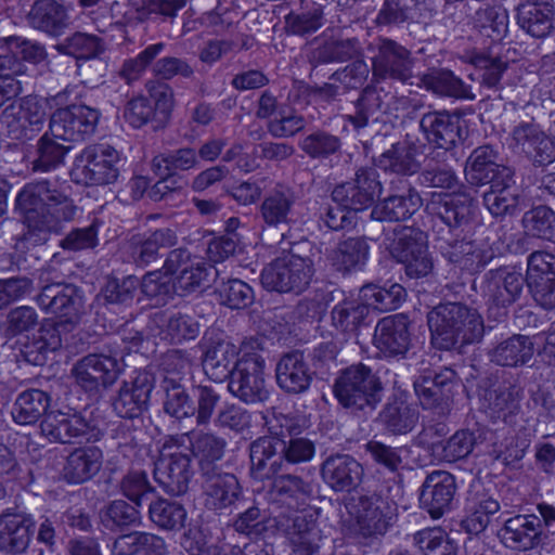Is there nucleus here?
I'll list each match as a JSON object with an SVG mask.
<instances>
[{
    "mask_svg": "<svg viewBox=\"0 0 555 555\" xmlns=\"http://www.w3.org/2000/svg\"><path fill=\"white\" fill-rule=\"evenodd\" d=\"M139 288L156 306L167 305L176 295L172 274L164 267L146 272L141 281L135 275H127L121 280L114 276L107 279L98 300L109 313L116 315V319L105 318L108 324L103 325V344L109 347V354L90 353L73 367L76 387L89 401L98 399L102 388L117 380L122 373L126 356L142 351L144 326L138 324L139 315H134L132 308Z\"/></svg>",
    "mask_w": 555,
    "mask_h": 555,
    "instance_id": "nucleus-1",
    "label": "nucleus"
},
{
    "mask_svg": "<svg viewBox=\"0 0 555 555\" xmlns=\"http://www.w3.org/2000/svg\"><path fill=\"white\" fill-rule=\"evenodd\" d=\"M426 209L443 224L436 237L441 256L462 272H481L494 254L472 238L478 212L475 198L464 191L435 192Z\"/></svg>",
    "mask_w": 555,
    "mask_h": 555,
    "instance_id": "nucleus-2",
    "label": "nucleus"
},
{
    "mask_svg": "<svg viewBox=\"0 0 555 555\" xmlns=\"http://www.w3.org/2000/svg\"><path fill=\"white\" fill-rule=\"evenodd\" d=\"M15 210L23 218V233L16 237L15 251L20 258L35 256L33 249L42 247L51 232L76 215L74 201L59 186L56 180L41 179L24 184L14 201Z\"/></svg>",
    "mask_w": 555,
    "mask_h": 555,
    "instance_id": "nucleus-3",
    "label": "nucleus"
},
{
    "mask_svg": "<svg viewBox=\"0 0 555 555\" xmlns=\"http://www.w3.org/2000/svg\"><path fill=\"white\" fill-rule=\"evenodd\" d=\"M42 312L51 315L40 327L38 335L21 348L24 360L42 366L49 356L62 346V333L72 332L81 321L85 295L80 287L69 283L44 285L36 296Z\"/></svg>",
    "mask_w": 555,
    "mask_h": 555,
    "instance_id": "nucleus-4",
    "label": "nucleus"
},
{
    "mask_svg": "<svg viewBox=\"0 0 555 555\" xmlns=\"http://www.w3.org/2000/svg\"><path fill=\"white\" fill-rule=\"evenodd\" d=\"M272 495L291 511L275 516L279 530L283 531L293 544L292 555H320L322 531L312 514L301 511L312 496V487L300 477L282 475L272 483Z\"/></svg>",
    "mask_w": 555,
    "mask_h": 555,
    "instance_id": "nucleus-5",
    "label": "nucleus"
},
{
    "mask_svg": "<svg viewBox=\"0 0 555 555\" xmlns=\"http://www.w3.org/2000/svg\"><path fill=\"white\" fill-rule=\"evenodd\" d=\"M431 343L440 350H451L479 341L483 335V321L475 310L460 302L438 305L427 315Z\"/></svg>",
    "mask_w": 555,
    "mask_h": 555,
    "instance_id": "nucleus-6",
    "label": "nucleus"
},
{
    "mask_svg": "<svg viewBox=\"0 0 555 555\" xmlns=\"http://www.w3.org/2000/svg\"><path fill=\"white\" fill-rule=\"evenodd\" d=\"M402 487L397 483H385L374 492L360 495L353 505V531L363 544L379 541L392 526L398 500L402 498Z\"/></svg>",
    "mask_w": 555,
    "mask_h": 555,
    "instance_id": "nucleus-7",
    "label": "nucleus"
},
{
    "mask_svg": "<svg viewBox=\"0 0 555 555\" xmlns=\"http://www.w3.org/2000/svg\"><path fill=\"white\" fill-rule=\"evenodd\" d=\"M405 288L391 283L388 287L367 283L359 291L358 300L344 299L332 310V323L344 334H356L364 324L370 310L379 312L398 309L405 300Z\"/></svg>",
    "mask_w": 555,
    "mask_h": 555,
    "instance_id": "nucleus-8",
    "label": "nucleus"
},
{
    "mask_svg": "<svg viewBox=\"0 0 555 555\" xmlns=\"http://www.w3.org/2000/svg\"><path fill=\"white\" fill-rule=\"evenodd\" d=\"M302 247H309V241L295 242L287 254L273 259L267 264L260 280L263 287L280 294H302L310 285L314 275V262L310 256H301Z\"/></svg>",
    "mask_w": 555,
    "mask_h": 555,
    "instance_id": "nucleus-9",
    "label": "nucleus"
},
{
    "mask_svg": "<svg viewBox=\"0 0 555 555\" xmlns=\"http://www.w3.org/2000/svg\"><path fill=\"white\" fill-rule=\"evenodd\" d=\"M525 284L520 266H503L489 270L485 274L482 286L488 319L496 323L505 322L509 307L520 298Z\"/></svg>",
    "mask_w": 555,
    "mask_h": 555,
    "instance_id": "nucleus-10",
    "label": "nucleus"
},
{
    "mask_svg": "<svg viewBox=\"0 0 555 555\" xmlns=\"http://www.w3.org/2000/svg\"><path fill=\"white\" fill-rule=\"evenodd\" d=\"M380 391L379 378L362 362L341 370L333 385V395L344 408L374 406L380 400Z\"/></svg>",
    "mask_w": 555,
    "mask_h": 555,
    "instance_id": "nucleus-11",
    "label": "nucleus"
},
{
    "mask_svg": "<svg viewBox=\"0 0 555 555\" xmlns=\"http://www.w3.org/2000/svg\"><path fill=\"white\" fill-rule=\"evenodd\" d=\"M119 152L109 144H92L76 155L70 178L77 184L106 185L119 176Z\"/></svg>",
    "mask_w": 555,
    "mask_h": 555,
    "instance_id": "nucleus-12",
    "label": "nucleus"
},
{
    "mask_svg": "<svg viewBox=\"0 0 555 555\" xmlns=\"http://www.w3.org/2000/svg\"><path fill=\"white\" fill-rule=\"evenodd\" d=\"M266 361L249 343L242 344V354L228 387L233 396L247 404L262 403L270 397L266 384Z\"/></svg>",
    "mask_w": 555,
    "mask_h": 555,
    "instance_id": "nucleus-13",
    "label": "nucleus"
},
{
    "mask_svg": "<svg viewBox=\"0 0 555 555\" xmlns=\"http://www.w3.org/2000/svg\"><path fill=\"white\" fill-rule=\"evenodd\" d=\"M395 261L402 266L401 280H421L433 273L434 260L423 231L404 228L396 234L390 248Z\"/></svg>",
    "mask_w": 555,
    "mask_h": 555,
    "instance_id": "nucleus-14",
    "label": "nucleus"
},
{
    "mask_svg": "<svg viewBox=\"0 0 555 555\" xmlns=\"http://www.w3.org/2000/svg\"><path fill=\"white\" fill-rule=\"evenodd\" d=\"M164 269L172 274L175 294L186 297L202 292L208 286L212 272L217 270L203 259L192 257L186 248H176L169 251Z\"/></svg>",
    "mask_w": 555,
    "mask_h": 555,
    "instance_id": "nucleus-15",
    "label": "nucleus"
},
{
    "mask_svg": "<svg viewBox=\"0 0 555 555\" xmlns=\"http://www.w3.org/2000/svg\"><path fill=\"white\" fill-rule=\"evenodd\" d=\"M47 112L41 99L34 95L22 98L8 105L1 114V124L12 140H31L44 126Z\"/></svg>",
    "mask_w": 555,
    "mask_h": 555,
    "instance_id": "nucleus-16",
    "label": "nucleus"
},
{
    "mask_svg": "<svg viewBox=\"0 0 555 555\" xmlns=\"http://www.w3.org/2000/svg\"><path fill=\"white\" fill-rule=\"evenodd\" d=\"M101 113L85 104H70L56 109L50 117V132L64 142L78 143L94 133Z\"/></svg>",
    "mask_w": 555,
    "mask_h": 555,
    "instance_id": "nucleus-17",
    "label": "nucleus"
},
{
    "mask_svg": "<svg viewBox=\"0 0 555 555\" xmlns=\"http://www.w3.org/2000/svg\"><path fill=\"white\" fill-rule=\"evenodd\" d=\"M173 107L172 91L167 85L153 86L149 95L130 99L124 109V119L132 129H141L150 122L166 121Z\"/></svg>",
    "mask_w": 555,
    "mask_h": 555,
    "instance_id": "nucleus-18",
    "label": "nucleus"
},
{
    "mask_svg": "<svg viewBox=\"0 0 555 555\" xmlns=\"http://www.w3.org/2000/svg\"><path fill=\"white\" fill-rule=\"evenodd\" d=\"M524 278L535 304L546 311H555V254L532 251L527 257Z\"/></svg>",
    "mask_w": 555,
    "mask_h": 555,
    "instance_id": "nucleus-19",
    "label": "nucleus"
},
{
    "mask_svg": "<svg viewBox=\"0 0 555 555\" xmlns=\"http://www.w3.org/2000/svg\"><path fill=\"white\" fill-rule=\"evenodd\" d=\"M413 61L408 48L398 41L379 37L376 54L372 57V74L375 80L390 79L403 85L413 77Z\"/></svg>",
    "mask_w": 555,
    "mask_h": 555,
    "instance_id": "nucleus-20",
    "label": "nucleus"
},
{
    "mask_svg": "<svg viewBox=\"0 0 555 555\" xmlns=\"http://www.w3.org/2000/svg\"><path fill=\"white\" fill-rule=\"evenodd\" d=\"M461 385L457 372L443 366L433 374H423L414 382V391L424 410L448 406Z\"/></svg>",
    "mask_w": 555,
    "mask_h": 555,
    "instance_id": "nucleus-21",
    "label": "nucleus"
},
{
    "mask_svg": "<svg viewBox=\"0 0 555 555\" xmlns=\"http://www.w3.org/2000/svg\"><path fill=\"white\" fill-rule=\"evenodd\" d=\"M412 320L406 313L382 318L374 332V346L385 358L405 357L412 346Z\"/></svg>",
    "mask_w": 555,
    "mask_h": 555,
    "instance_id": "nucleus-22",
    "label": "nucleus"
},
{
    "mask_svg": "<svg viewBox=\"0 0 555 555\" xmlns=\"http://www.w3.org/2000/svg\"><path fill=\"white\" fill-rule=\"evenodd\" d=\"M0 48L5 50L4 54H0V72L15 79L27 74L28 64L39 65L48 56L43 44L21 36L1 38Z\"/></svg>",
    "mask_w": 555,
    "mask_h": 555,
    "instance_id": "nucleus-23",
    "label": "nucleus"
},
{
    "mask_svg": "<svg viewBox=\"0 0 555 555\" xmlns=\"http://www.w3.org/2000/svg\"><path fill=\"white\" fill-rule=\"evenodd\" d=\"M427 145L418 138L406 135L390 145L377 159L376 167L385 172L411 177L421 169L420 157L425 154Z\"/></svg>",
    "mask_w": 555,
    "mask_h": 555,
    "instance_id": "nucleus-24",
    "label": "nucleus"
},
{
    "mask_svg": "<svg viewBox=\"0 0 555 555\" xmlns=\"http://www.w3.org/2000/svg\"><path fill=\"white\" fill-rule=\"evenodd\" d=\"M33 515L8 508L0 514V552L9 555L24 554L35 533Z\"/></svg>",
    "mask_w": 555,
    "mask_h": 555,
    "instance_id": "nucleus-25",
    "label": "nucleus"
},
{
    "mask_svg": "<svg viewBox=\"0 0 555 555\" xmlns=\"http://www.w3.org/2000/svg\"><path fill=\"white\" fill-rule=\"evenodd\" d=\"M420 128L427 142L435 149L450 151L464 139L461 116L447 111L424 114L420 120Z\"/></svg>",
    "mask_w": 555,
    "mask_h": 555,
    "instance_id": "nucleus-26",
    "label": "nucleus"
},
{
    "mask_svg": "<svg viewBox=\"0 0 555 555\" xmlns=\"http://www.w3.org/2000/svg\"><path fill=\"white\" fill-rule=\"evenodd\" d=\"M154 389V376L149 372H139L134 378L125 382L113 401V409L121 418L134 420L149 409Z\"/></svg>",
    "mask_w": 555,
    "mask_h": 555,
    "instance_id": "nucleus-27",
    "label": "nucleus"
},
{
    "mask_svg": "<svg viewBox=\"0 0 555 555\" xmlns=\"http://www.w3.org/2000/svg\"><path fill=\"white\" fill-rule=\"evenodd\" d=\"M522 389L514 379H503L492 385L483 395V406L490 418L513 425L520 411Z\"/></svg>",
    "mask_w": 555,
    "mask_h": 555,
    "instance_id": "nucleus-28",
    "label": "nucleus"
},
{
    "mask_svg": "<svg viewBox=\"0 0 555 555\" xmlns=\"http://www.w3.org/2000/svg\"><path fill=\"white\" fill-rule=\"evenodd\" d=\"M455 492V478L450 473L433 472L422 485L420 505L431 518L438 519L451 509Z\"/></svg>",
    "mask_w": 555,
    "mask_h": 555,
    "instance_id": "nucleus-29",
    "label": "nucleus"
},
{
    "mask_svg": "<svg viewBox=\"0 0 555 555\" xmlns=\"http://www.w3.org/2000/svg\"><path fill=\"white\" fill-rule=\"evenodd\" d=\"M542 519L534 514L516 515L504 521L498 537L511 550L529 551L542 542Z\"/></svg>",
    "mask_w": 555,
    "mask_h": 555,
    "instance_id": "nucleus-30",
    "label": "nucleus"
},
{
    "mask_svg": "<svg viewBox=\"0 0 555 555\" xmlns=\"http://www.w3.org/2000/svg\"><path fill=\"white\" fill-rule=\"evenodd\" d=\"M178 242L177 232L170 228L146 230L132 235L128 256L138 268H145L160 258L162 248H170Z\"/></svg>",
    "mask_w": 555,
    "mask_h": 555,
    "instance_id": "nucleus-31",
    "label": "nucleus"
},
{
    "mask_svg": "<svg viewBox=\"0 0 555 555\" xmlns=\"http://www.w3.org/2000/svg\"><path fill=\"white\" fill-rule=\"evenodd\" d=\"M490 430L482 426L477 430L459 429L446 442L435 426L424 427L417 435L416 444L424 451H474V448L488 439Z\"/></svg>",
    "mask_w": 555,
    "mask_h": 555,
    "instance_id": "nucleus-32",
    "label": "nucleus"
},
{
    "mask_svg": "<svg viewBox=\"0 0 555 555\" xmlns=\"http://www.w3.org/2000/svg\"><path fill=\"white\" fill-rule=\"evenodd\" d=\"M313 376L307 363L305 351H288L276 363V384L284 392L293 395L306 392L312 384Z\"/></svg>",
    "mask_w": 555,
    "mask_h": 555,
    "instance_id": "nucleus-33",
    "label": "nucleus"
},
{
    "mask_svg": "<svg viewBox=\"0 0 555 555\" xmlns=\"http://www.w3.org/2000/svg\"><path fill=\"white\" fill-rule=\"evenodd\" d=\"M499 153L490 144H483L470 153L465 167L467 181L475 186L491 185L505 175H513L511 169L498 163Z\"/></svg>",
    "mask_w": 555,
    "mask_h": 555,
    "instance_id": "nucleus-34",
    "label": "nucleus"
},
{
    "mask_svg": "<svg viewBox=\"0 0 555 555\" xmlns=\"http://www.w3.org/2000/svg\"><path fill=\"white\" fill-rule=\"evenodd\" d=\"M55 430L62 443L70 444L62 451H102L94 443L103 438L104 433L81 415L74 414L61 420Z\"/></svg>",
    "mask_w": 555,
    "mask_h": 555,
    "instance_id": "nucleus-35",
    "label": "nucleus"
},
{
    "mask_svg": "<svg viewBox=\"0 0 555 555\" xmlns=\"http://www.w3.org/2000/svg\"><path fill=\"white\" fill-rule=\"evenodd\" d=\"M192 456L186 453H169L157 461L154 475L157 481L172 495L186 492L193 475Z\"/></svg>",
    "mask_w": 555,
    "mask_h": 555,
    "instance_id": "nucleus-36",
    "label": "nucleus"
},
{
    "mask_svg": "<svg viewBox=\"0 0 555 555\" xmlns=\"http://www.w3.org/2000/svg\"><path fill=\"white\" fill-rule=\"evenodd\" d=\"M480 483H473L466 498V517L461 521L462 529L468 534L483 532L491 519L500 511V503L481 491Z\"/></svg>",
    "mask_w": 555,
    "mask_h": 555,
    "instance_id": "nucleus-37",
    "label": "nucleus"
},
{
    "mask_svg": "<svg viewBox=\"0 0 555 555\" xmlns=\"http://www.w3.org/2000/svg\"><path fill=\"white\" fill-rule=\"evenodd\" d=\"M521 29L533 38L543 39L555 28V2L542 0L521 4L517 10Z\"/></svg>",
    "mask_w": 555,
    "mask_h": 555,
    "instance_id": "nucleus-38",
    "label": "nucleus"
},
{
    "mask_svg": "<svg viewBox=\"0 0 555 555\" xmlns=\"http://www.w3.org/2000/svg\"><path fill=\"white\" fill-rule=\"evenodd\" d=\"M242 354V346L218 343L207 347L202 357V365L206 375L216 383L230 380L236 371Z\"/></svg>",
    "mask_w": 555,
    "mask_h": 555,
    "instance_id": "nucleus-39",
    "label": "nucleus"
},
{
    "mask_svg": "<svg viewBox=\"0 0 555 555\" xmlns=\"http://www.w3.org/2000/svg\"><path fill=\"white\" fill-rule=\"evenodd\" d=\"M321 472L335 491H349L360 482L363 468L349 454L336 453L323 462Z\"/></svg>",
    "mask_w": 555,
    "mask_h": 555,
    "instance_id": "nucleus-40",
    "label": "nucleus"
},
{
    "mask_svg": "<svg viewBox=\"0 0 555 555\" xmlns=\"http://www.w3.org/2000/svg\"><path fill=\"white\" fill-rule=\"evenodd\" d=\"M482 199L485 207L494 218L514 216L518 210L519 194L513 175H505L503 179L491 184Z\"/></svg>",
    "mask_w": 555,
    "mask_h": 555,
    "instance_id": "nucleus-41",
    "label": "nucleus"
},
{
    "mask_svg": "<svg viewBox=\"0 0 555 555\" xmlns=\"http://www.w3.org/2000/svg\"><path fill=\"white\" fill-rule=\"evenodd\" d=\"M324 5L314 0H300L297 9H292L285 16L286 29L295 36H309L325 24Z\"/></svg>",
    "mask_w": 555,
    "mask_h": 555,
    "instance_id": "nucleus-42",
    "label": "nucleus"
},
{
    "mask_svg": "<svg viewBox=\"0 0 555 555\" xmlns=\"http://www.w3.org/2000/svg\"><path fill=\"white\" fill-rule=\"evenodd\" d=\"M370 257V245L361 237H348L331 251L328 259L338 272L362 270Z\"/></svg>",
    "mask_w": 555,
    "mask_h": 555,
    "instance_id": "nucleus-43",
    "label": "nucleus"
},
{
    "mask_svg": "<svg viewBox=\"0 0 555 555\" xmlns=\"http://www.w3.org/2000/svg\"><path fill=\"white\" fill-rule=\"evenodd\" d=\"M205 505L207 508L222 512L232 506L241 496V487L233 474L214 476L204 481Z\"/></svg>",
    "mask_w": 555,
    "mask_h": 555,
    "instance_id": "nucleus-44",
    "label": "nucleus"
},
{
    "mask_svg": "<svg viewBox=\"0 0 555 555\" xmlns=\"http://www.w3.org/2000/svg\"><path fill=\"white\" fill-rule=\"evenodd\" d=\"M33 25L52 36H60L68 25L66 8L56 0H36L29 12Z\"/></svg>",
    "mask_w": 555,
    "mask_h": 555,
    "instance_id": "nucleus-45",
    "label": "nucleus"
},
{
    "mask_svg": "<svg viewBox=\"0 0 555 555\" xmlns=\"http://www.w3.org/2000/svg\"><path fill=\"white\" fill-rule=\"evenodd\" d=\"M489 356L492 362L501 366L525 365L533 356V344L528 336L515 334L500 341Z\"/></svg>",
    "mask_w": 555,
    "mask_h": 555,
    "instance_id": "nucleus-46",
    "label": "nucleus"
},
{
    "mask_svg": "<svg viewBox=\"0 0 555 555\" xmlns=\"http://www.w3.org/2000/svg\"><path fill=\"white\" fill-rule=\"evenodd\" d=\"M51 396L41 389L29 388L22 391L12 408V417L16 424L33 425L47 413Z\"/></svg>",
    "mask_w": 555,
    "mask_h": 555,
    "instance_id": "nucleus-47",
    "label": "nucleus"
},
{
    "mask_svg": "<svg viewBox=\"0 0 555 555\" xmlns=\"http://www.w3.org/2000/svg\"><path fill=\"white\" fill-rule=\"evenodd\" d=\"M421 197L409 190L406 195H389L376 205L372 215L379 221L400 222L405 221L420 208Z\"/></svg>",
    "mask_w": 555,
    "mask_h": 555,
    "instance_id": "nucleus-48",
    "label": "nucleus"
},
{
    "mask_svg": "<svg viewBox=\"0 0 555 555\" xmlns=\"http://www.w3.org/2000/svg\"><path fill=\"white\" fill-rule=\"evenodd\" d=\"M160 388L165 391L163 408L165 413L177 421L194 415L192 392H188L181 383L171 377H164Z\"/></svg>",
    "mask_w": 555,
    "mask_h": 555,
    "instance_id": "nucleus-49",
    "label": "nucleus"
},
{
    "mask_svg": "<svg viewBox=\"0 0 555 555\" xmlns=\"http://www.w3.org/2000/svg\"><path fill=\"white\" fill-rule=\"evenodd\" d=\"M384 102L376 87L365 86L354 102V114L344 115V120L351 125L356 131L365 128L370 121H378V113Z\"/></svg>",
    "mask_w": 555,
    "mask_h": 555,
    "instance_id": "nucleus-50",
    "label": "nucleus"
},
{
    "mask_svg": "<svg viewBox=\"0 0 555 555\" xmlns=\"http://www.w3.org/2000/svg\"><path fill=\"white\" fill-rule=\"evenodd\" d=\"M59 138L51 134L50 129L37 141L36 156L31 160V169L35 172H50L60 167L72 146L60 142Z\"/></svg>",
    "mask_w": 555,
    "mask_h": 555,
    "instance_id": "nucleus-51",
    "label": "nucleus"
},
{
    "mask_svg": "<svg viewBox=\"0 0 555 555\" xmlns=\"http://www.w3.org/2000/svg\"><path fill=\"white\" fill-rule=\"evenodd\" d=\"M386 428L393 434H406L418 421V411L402 398L390 399L379 414Z\"/></svg>",
    "mask_w": 555,
    "mask_h": 555,
    "instance_id": "nucleus-52",
    "label": "nucleus"
},
{
    "mask_svg": "<svg viewBox=\"0 0 555 555\" xmlns=\"http://www.w3.org/2000/svg\"><path fill=\"white\" fill-rule=\"evenodd\" d=\"M313 453H249L250 473L257 480H266L278 474L283 461L287 463L308 462Z\"/></svg>",
    "mask_w": 555,
    "mask_h": 555,
    "instance_id": "nucleus-53",
    "label": "nucleus"
},
{
    "mask_svg": "<svg viewBox=\"0 0 555 555\" xmlns=\"http://www.w3.org/2000/svg\"><path fill=\"white\" fill-rule=\"evenodd\" d=\"M463 59L475 68L482 86L494 89L501 85L503 74L507 68V64L501 57L491 56L474 49L466 51Z\"/></svg>",
    "mask_w": 555,
    "mask_h": 555,
    "instance_id": "nucleus-54",
    "label": "nucleus"
},
{
    "mask_svg": "<svg viewBox=\"0 0 555 555\" xmlns=\"http://www.w3.org/2000/svg\"><path fill=\"white\" fill-rule=\"evenodd\" d=\"M199 324L191 315L177 312L172 313L160 326L158 337L170 345H182L197 338Z\"/></svg>",
    "mask_w": 555,
    "mask_h": 555,
    "instance_id": "nucleus-55",
    "label": "nucleus"
},
{
    "mask_svg": "<svg viewBox=\"0 0 555 555\" xmlns=\"http://www.w3.org/2000/svg\"><path fill=\"white\" fill-rule=\"evenodd\" d=\"M101 465V453H68L61 474L69 483H82L91 479Z\"/></svg>",
    "mask_w": 555,
    "mask_h": 555,
    "instance_id": "nucleus-56",
    "label": "nucleus"
},
{
    "mask_svg": "<svg viewBox=\"0 0 555 555\" xmlns=\"http://www.w3.org/2000/svg\"><path fill=\"white\" fill-rule=\"evenodd\" d=\"M190 443L185 451H224L227 442L223 438L211 433L190 430L182 434L169 435L165 438L163 449L181 448Z\"/></svg>",
    "mask_w": 555,
    "mask_h": 555,
    "instance_id": "nucleus-57",
    "label": "nucleus"
},
{
    "mask_svg": "<svg viewBox=\"0 0 555 555\" xmlns=\"http://www.w3.org/2000/svg\"><path fill=\"white\" fill-rule=\"evenodd\" d=\"M475 26L492 42H500L508 30V13L502 5H486L476 12Z\"/></svg>",
    "mask_w": 555,
    "mask_h": 555,
    "instance_id": "nucleus-58",
    "label": "nucleus"
},
{
    "mask_svg": "<svg viewBox=\"0 0 555 555\" xmlns=\"http://www.w3.org/2000/svg\"><path fill=\"white\" fill-rule=\"evenodd\" d=\"M522 227L528 236L552 242L555 238V211L546 205L533 206L524 214Z\"/></svg>",
    "mask_w": 555,
    "mask_h": 555,
    "instance_id": "nucleus-59",
    "label": "nucleus"
},
{
    "mask_svg": "<svg viewBox=\"0 0 555 555\" xmlns=\"http://www.w3.org/2000/svg\"><path fill=\"white\" fill-rule=\"evenodd\" d=\"M361 47L358 38L325 41L313 52L318 64L344 63L361 56Z\"/></svg>",
    "mask_w": 555,
    "mask_h": 555,
    "instance_id": "nucleus-60",
    "label": "nucleus"
},
{
    "mask_svg": "<svg viewBox=\"0 0 555 555\" xmlns=\"http://www.w3.org/2000/svg\"><path fill=\"white\" fill-rule=\"evenodd\" d=\"M422 555H457V545L441 528H425L413 535Z\"/></svg>",
    "mask_w": 555,
    "mask_h": 555,
    "instance_id": "nucleus-61",
    "label": "nucleus"
},
{
    "mask_svg": "<svg viewBox=\"0 0 555 555\" xmlns=\"http://www.w3.org/2000/svg\"><path fill=\"white\" fill-rule=\"evenodd\" d=\"M149 515L156 526L166 530L180 529L186 518L184 507L167 499H153L149 504Z\"/></svg>",
    "mask_w": 555,
    "mask_h": 555,
    "instance_id": "nucleus-62",
    "label": "nucleus"
},
{
    "mask_svg": "<svg viewBox=\"0 0 555 555\" xmlns=\"http://www.w3.org/2000/svg\"><path fill=\"white\" fill-rule=\"evenodd\" d=\"M294 205L292 195L274 190L262 201L260 215L268 227H278L287 223L288 215Z\"/></svg>",
    "mask_w": 555,
    "mask_h": 555,
    "instance_id": "nucleus-63",
    "label": "nucleus"
},
{
    "mask_svg": "<svg viewBox=\"0 0 555 555\" xmlns=\"http://www.w3.org/2000/svg\"><path fill=\"white\" fill-rule=\"evenodd\" d=\"M300 149L312 159H327L339 153L341 140L339 137L324 130L307 134L300 142Z\"/></svg>",
    "mask_w": 555,
    "mask_h": 555,
    "instance_id": "nucleus-64",
    "label": "nucleus"
}]
</instances>
